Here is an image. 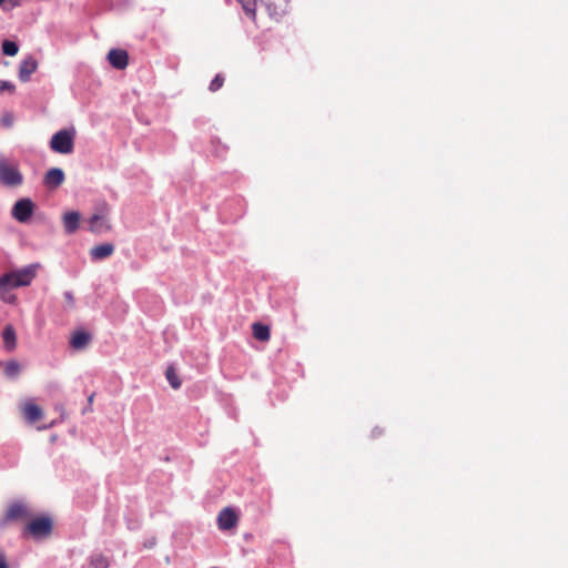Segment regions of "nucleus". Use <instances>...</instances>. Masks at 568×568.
<instances>
[{"instance_id":"nucleus-1","label":"nucleus","mask_w":568,"mask_h":568,"mask_svg":"<svg viewBox=\"0 0 568 568\" xmlns=\"http://www.w3.org/2000/svg\"><path fill=\"white\" fill-rule=\"evenodd\" d=\"M23 183V175L17 165L10 164L4 156H0V184L7 187H18Z\"/></svg>"},{"instance_id":"nucleus-2","label":"nucleus","mask_w":568,"mask_h":568,"mask_svg":"<svg viewBox=\"0 0 568 568\" xmlns=\"http://www.w3.org/2000/svg\"><path fill=\"white\" fill-rule=\"evenodd\" d=\"M74 130H60L54 133L50 141V148L60 154H69L73 151Z\"/></svg>"},{"instance_id":"nucleus-3","label":"nucleus","mask_w":568,"mask_h":568,"mask_svg":"<svg viewBox=\"0 0 568 568\" xmlns=\"http://www.w3.org/2000/svg\"><path fill=\"white\" fill-rule=\"evenodd\" d=\"M53 528L52 519L48 516H42L32 519L26 527L24 535L29 534L34 539H42L48 537Z\"/></svg>"},{"instance_id":"nucleus-4","label":"nucleus","mask_w":568,"mask_h":568,"mask_svg":"<svg viewBox=\"0 0 568 568\" xmlns=\"http://www.w3.org/2000/svg\"><path fill=\"white\" fill-rule=\"evenodd\" d=\"M36 205L29 197L19 199L11 209L12 217L19 223H28L34 213Z\"/></svg>"},{"instance_id":"nucleus-5","label":"nucleus","mask_w":568,"mask_h":568,"mask_svg":"<svg viewBox=\"0 0 568 568\" xmlns=\"http://www.w3.org/2000/svg\"><path fill=\"white\" fill-rule=\"evenodd\" d=\"M40 265L39 264H30L27 265L20 270L12 271L11 274L13 275V285L27 286L29 285L32 280L37 275V270Z\"/></svg>"},{"instance_id":"nucleus-6","label":"nucleus","mask_w":568,"mask_h":568,"mask_svg":"<svg viewBox=\"0 0 568 568\" xmlns=\"http://www.w3.org/2000/svg\"><path fill=\"white\" fill-rule=\"evenodd\" d=\"M13 275L11 272L4 273L0 276V297L6 303H13L16 301V296L10 294V291L19 287L18 285H13Z\"/></svg>"},{"instance_id":"nucleus-7","label":"nucleus","mask_w":568,"mask_h":568,"mask_svg":"<svg viewBox=\"0 0 568 568\" xmlns=\"http://www.w3.org/2000/svg\"><path fill=\"white\" fill-rule=\"evenodd\" d=\"M270 16L276 20L282 18L288 10V0H261Z\"/></svg>"},{"instance_id":"nucleus-8","label":"nucleus","mask_w":568,"mask_h":568,"mask_svg":"<svg viewBox=\"0 0 568 568\" xmlns=\"http://www.w3.org/2000/svg\"><path fill=\"white\" fill-rule=\"evenodd\" d=\"M109 63L116 70H123L129 63V55L125 50L111 49L108 53Z\"/></svg>"},{"instance_id":"nucleus-9","label":"nucleus","mask_w":568,"mask_h":568,"mask_svg":"<svg viewBox=\"0 0 568 568\" xmlns=\"http://www.w3.org/2000/svg\"><path fill=\"white\" fill-rule=\"evenodd\" d=\"M38 68V61L32 57L28 55L24 58L19 65V80L21 82H28L33 72H36Z\"/></svg>"},{"instance_id":"nucleus-10","label":"nucleus","mask_w":568,"mask_h":568,"mask_svg":"<svg viewBox=\"0 0 568 568\" xmlns=\"http://www.w3.org/2000/svg\"><path fill=\"white\" fill-rule=\"evenodd\" d=\"M65 175L62 169L52 168L44 174L43 184L48 189H57L64 182Z\"/></svg>"},{"instance_id":"nucleus-11","label":"nucleus","mask_w":568,"mask_h":568,"mask_svg":"<svg viewBox=\"0 0 568 568\" xmlns=\"http://www.w3.org/2000/svg\"><path fill=\"white\" fill-rule=\"evenodd\" d=\"M236 523L237 516L232 508L226 507L219 514L217 525L221 530H229L233 528L236 525Z\"/></svg>"},{"instance_id":"nucleus-12","label":"nucleus","mask_w":568,"mask_h":568,"mask_svg":"<svg viewBox=\"0 0 568 568\" xmlns=\"http://www.w3.org/2000/svg\"><path fill=\"white\" fill-rule=\"evenodd\" d=\"M111 229L105 216L94 213L89 220V230L94 234H102Z\"/></svg>"},{"instance_id":"nucleus-13","label":"nucleus","mask_w":568,"mask_h":568,"mask_svg":"<svg viewBox=\"0 0 568 568\" xmlns=\"http://www.w3.org/2000/svg\"><path fill=\"white\" fill-rule=\"evenodd\" d=\"M80 213L77 211L65 212L62 216L64 232L73 234L78 231L80 224Z\"/></svg>"},{"instance_id":"nucleus-14","label":"nucleus","mask_w":568,"mask_h":568,"mask_svg":"<svg viewBox=\"0 0 568 568\" xmlns=\"http://www.w3.org/2000/svg\"><path fill=\"white\" fill-rule=\"evenodd\" d=\"M114 252V245L112 243H102L97 246H93L90 250L91 258L94 261H100L109 257Z\"/></svg>"},{"instance_id":"nucleus-15","label":"nucleus","mask_w":568,"mask_h":568,"mask_svg":"<svg viewBox=\"0 0 568 568\" xmlns=\"http://www.w3.org/2000/svg\"><path fill=\"white\" fill-rule=\"evenodd\" d=\"M3 347L7 352L17 348V334L12 325H7L2 331Z\"/></svg>"},{"instance_id":"nucleus-16","label":"nucleus","mask_w":568,"mask_h":568,"mask_svg":"<svg viewBox=\"0 0 568 568\" xmlns=\"http://www.w3.org/2000/svg\"><path fill=\"white\" fill-rule=\"evenodd\" d=\"M22 410L24 418L30 424L38 422L43 415L42 409L37 404L31 402L24 404Z\"/></svg>"},{"instance_id":"nucleus-17","label":"nucleus","mask_w":568,"mask_h":568,"mask_svg":"<svg viewBox=\"0 0 568 568\" xmlns=\"http://www.w3.org/2000/svg\"><path fill=\"white\" fill-rule=\"evenodd\" d=\"M27 514V509L24 505L20 503H14L10 505L7 510L6 518L1 521V525H4L7 520H16L23 517Z\"/></svg>"},{"instance_id":"nucleus-18","label":"nucleus","mask_w":568,"mask_h":568,"mask_svg":"<svg viewBox=\"0 0 568 568\" xmlns=\"http://www.w3.org/2000/svg\"><path fill=\"white\" fill-rule=\"evenodd\" d=\"M91 341L90 333L85 331H77L71 337L70 344L74 349H81Z\"/></svg>"},{"instance_id":"nucleus-19","label":"nucleus","mask_w":568,"mask_h":568,"mask_svg":"<svg viewBox=\"0 0 568 568\" xmlns=\"http://www.w3.org/2000/svg\"><path fill=\"white\" fill-rule=\"evenodd\" d=\"M2 365H3L4 376L8 379L16 381L19 377V375L21 373V365L18 361L11 359L4 364L2 363Z\"/></svg>"},{"instance_id":"nucleus-20","label":"nucleus","mask_w":568,"mask_h":568,"mask_svg":"<svg viewBox=\"0 0 568 568\" xmlns=\"http://www.w3.org/2000/svg\"><path fill=\"white\" fill-rule=\"evenodd\" d=\"M253 336L261 342L267 341L270 338V328L267 325L262 323H254L252 326Z\"/></svg>"},{"instance_id":"nucleus-21","label":"nucleus","mask_w":568,"mask_h":568,"mask_svg":"<svg viewBox=\"0 0 568 568\" xmlns=\"http://www.w3.org/2000/svg\"><path fill=\"white\" fill-rule=\"evenodd\" d=\"M110 561L102 554H93L89 557L88 568H109Z\"/></svg>"},{"instance_id":"nucleus-22","label":"nucleus","mask_w":568,"mask_h":568,"mask_svg":"<svg viewBox=\"0 0 568 568\" xmlns=\"http://www.w3.org/2000/svg\"><path fill=\"white\" fill-rule=\"evenodd\" d=\"M165 377L169 382V384L171 385L172 388L174 389H179L182 385V382L181 379L179 378L178 374H176V371L175 368L170 365L166 367L165 369Z\"/></svg>"},{"instance_id":"nucleus-23","label":"nucleus","mask_w":568,"mask_h":568,"mask_svg":"<svg viewBox=\"0 0 568 568\" xmlns=\"http://www.w3.org/2000/svg\"><path fill=\"white\" fill-rule=\"evenodd\" d=\"M2 53L8 57H14L19 51V45L16 41L6 39L1 43Z\"/></svg>"},{"instance_id":"nucleus-24","label":"nucleus","mask_w":568,"mask_h":568,"mask_svg":"<svg viewBox=\"0 0 568 568\" xmlns=\"http://www.w3.org/2000/svg\"><path fill=\"white\" fill-rule=\"evenodd\" d=\"M247 17L254 19L256 14V0H237Z\"/></svg>"},{"instance_id":"nucleus-25","label":"nucleus","mask_w":568,"mask_h":568,"mask_svg":"<svg viewBox=\"0 0 568 568\" xmlns=\"http://www.w3.org/2000/svg\"><path fill=\"white\" fill-rule=\"evenodd\" d=\"M224 83V78L221 74H216L209 85V90L212 92H216L222 88Z\"/></svg>"},{"instance_id":"nucleus-26","label":"nucleus","mask_w":568,"mask_h":568,"mask_svg":"<svg viewBox=\"0 0 568 568\" xmlns=\"http://www.w3.org/2000/svg\"><path fill=\"white\" fill-rule=\"evenodd\" d=\"M16 90V85L7 80H0V92L9 91L13 92Z\"/></svg>"},{"instance_id":"nucleus-27","label":"nucleus","mask_w":568,"mask_h":568,"mask_svg":"<svg viewBox=\"0 0 568 568\" xmlns=\"http://www.w3.org/2000/svg\"><path fill=\"white\" fill-rule=\"evenodd\" d=\"M1 124L6 128H10L13 124L12 113L6 112L1 118Z\"/></svg>"},{"instance_id":"nucleus-28","label":"nucleus","mask_w":568,"mask_h":568,"mask_svg":"<svg viewBox=\"0 0 568 568\" xmlns=\"http://www.w3.org/2000/svg\"><path fill=\"white\" fill-rule=\"evenodd\" d=\"M20 4L21 3H20L19 0H4L2 8H3L4 11H9V10H11L13 8L19 7Z\"/></svg>"},{"instance_id":"nucleus-29","label":"nucleus","mask_w":568,"mask_h":568,"mask_svg":"<svg viewBox=\"0 0 568 568\" xmlns=\"http://www.w3.org/2000/svg\"><path fill=\"white\" fill-rule=\"evenodd\" d=\"M63 297L65 300L67 305L72 308L74 306V297L71 291H65L63 293Z\"/></svg>"},{"instance_id":"nucleus-30","label":"nucleus","mask_w":568,"mask_h":568,"mask_svg":"<svg viewBox=\"0 0 568 568\" xmlns=\"http://www.w3.org/2000/svg\"><path fill=\"white\" fill-rule=\"evenodd\" d=\"M0 568H9L7 557L3 551H0Z\"/></svg>"},{"instance_id":"nucleus-31","label":"nucleus","mask_w":568,"mask_h":568,"mask_svg":"<svg viewBox=\"0 0 568 568\" xmlns=\"http://www.w3.org/2000/svg\"><path fill=\"white\" fill-rule=\"evenodd\" d=\"M382 434V430L377 427L372 430V437L375 438Z\"/></svg>"},{"instance_id":"nucleus-32","label":"nucleus","mask_w":568,"mask_h":568,"mask_svg":"<svg viewBox=\"0 0 568 568\" xmlns=\"http://www.w3.org/2000/svg\"><path fill=\"white\" fill-rule=\"evenodd\" d=\"M154 544V541H149V545H145V547H152Z\"/></svg>"},{"instance_id":"nucleus-33","label":"nucleus","mask_w":568,"mask_h":568,"mask_svg":"<svg viewBox=\"0 0 568 568\" xmlns=\"http://www.w3.org/2000/svg\"><path fill=\"white\" fill-rule=\"evenodd\" d=\"M89 403H92L93 400V395H91L89 398H88Z\"/></svg>"},{"instance_id":"nucleus-34","label":"nucleus","mask_w":568,"mask_h":568,"mask_svg":"<svg viewBox=\"0 0 568 568\" xmlns=\"http://www.w3.org/2000/svg\"><path fill=\"white\" fill-rule=\"evenodd\" d=\"M4 2V0H0V6Z\"/></svg>"},{"instance_id":"nucleus-35","label":"nucleus","mask_w":568,"mask_h":568,"mask_svg":"<svg viewBox=\"0 0 568 568\" xmlns=\"http://www.w3.org/2000/svg\"><path fill=\"white\" fill-rule=\"evenodd\" d=\"M0 365H2V362H0Z\"/></svg>"}]
</instances>
